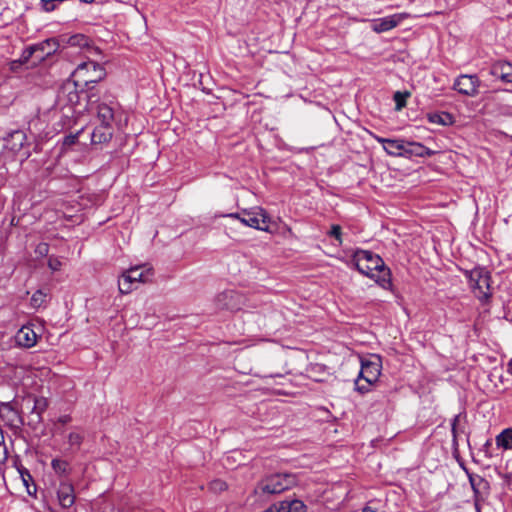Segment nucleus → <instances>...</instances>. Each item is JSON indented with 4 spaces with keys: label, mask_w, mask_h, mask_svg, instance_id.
I'll return each mask as SVG.
<instances>
[{
    "label": "nucleus",
    "mask_w": 512,
    "mask_h": 512,
    "mask_svg": "<svg viewBox=\"0 0 512 512\" xmlns=\"http://www.w3.org/2000/svg\"><path fill=\"white\" fill-rule=\"evenodd\" d=\"M352 262L361 274L374 279L384 289L391 286V271L378 254L358 249L353 254Z\"/></svg>",
    "instance_id": "f257e3e1"
},
{
    "label": "nucleus",
    "mask_w": 512,
    "mask_h": 512,
    "mask_svg": "<svg viewBox=\"0 0 512 512\" xmlns=\"http://www.w3.org/2000/svg\"><path fill=\"white\" fill-rule=\"evenodd\" d=\"M294 484V475L277 473L260 480L254 488V494L260 500H266L271 495L280 494L288 490Z\"/></svg>",
    "instance_id": "f03ea898"
},
{
    "label": "nucleus",
    "mask_w": 512,
    "mask_h": 512,
    "mask_svg": "<svg viewBox=\"0 0 512 512\" xmlns=\"http://www.w3.org/2000/svg\"><path fill=\"white\" fill-rule=\"evenodd\" d=\"M81 87L82 84H80L79 81L73 78L67 79L57 92L55 106L60 110L68 107L75 112H78L79 109H83L84 104L82 103Z\"/></svg>",
    "instance_id": "7ed1b4c3"
},
{
    "label": "nucleus",
    "mask_w": 512,
    "mask_h": 512,
    "mask_svg": "<svg viewBox=\"0 0 512 512\" xmlns=\"http://www.w3.org/2000/svg\"><path fill=\"white\" fill-rule=\"evenodd\" d=\"M468 279L475 297L481 302V304H488L492 297L490 289V273L480 268L473 269L469 272Z\"/></svg>",
    "instance_id": "20e7f679"
},
{
    "label": "nucleus",
    "mask_w": 512,
    "mask_h": 512,
    "mask_svg": "<svg viewBox=\"0 0 512 512\" xmlns=\"http://www.w3.org/2000/svg\"><path fill=\"white\" fill-rule=\"evenodd\" d=\"M105 76L106 71L103 66L95 61H86L76 67L71 78L79 81V83L84 86H89L100 82Z\"/></svg>",
    "instance_id": "39448f33"
},
{
    "label": "nucleus",
    "mask_w": 512,
    "mask_h": 512,
    "mask_svg": "<svg viewBox=\"0 0 512 512\" xmlns=\"http://www.w3.org/2000/svg\"><path fill=\"white\" fill-rule=\"evenodd\" d=\"M381 373L380 359L376 361L362 360L361 370L358 378L355 380V390L365 394L370 390V386L377 381Z\"/></svg>",
    "instance_id": "423d86ee"
},
{
    "label": "nucleus",
    "mask_w": 512,
    "mask_h": 512,
    "mask_svg": "<svg viewBox=\"0 0 512 512\" xmlns=\"http://www.w3.org/2000/svg\"><path fill=\"white\" fill-rule=\"evenodd\" d=\"M246 297L235 290H226L216 295L214 299L215 307L218 310H227L237 312L242 309Z\"/></svg>",
    "instance_id": "0eeeda50"
},
{
    "label": "nucleus",
    "mask_w": 512,
    "mask_h": 512,
    "mask_svg": "<svg viewBox=\"0 0 512 512\" xmlns=\"http://www.w3.org/2000/svg\"><path fill=\"white\" fill-rule=\"evenodd\" d=\"M242 216V224L261 231L269 230V216L264 209L260 207H254L249 210L244 209L242 210Z\"/></svg>",
    "instance_id": "6e6552de"
},
{
    "label": "nucleus",
    "mask_w": 512,
    "mask_h": 512,
    "mask_svg": "<svg viewBox=\"0 0 512 512\" xmlns=\"http://www.w3.org/2000/svg\"><path fill=\"white\" fill-rule=\"evenodd\" d=\"M480 84V79L476 74H462L455 79L453 89L462 95L474 97L478 94Z\"/></svg>",
    "instance_id": "1a4fd4ad"
},
{
    "label": "nucleus",
    "mask_w": 512,
    "mask_h": 512,
    "mask_svg": "<svg viewBox=\"0 0 512 512\" xmlns=\"http://www.w3.org/2000/svg\"><path fill=\"white\" fill-rule=\"evenodd\" d=\"M408 13H396L379 19L371 20V29L375 33H383L397 27L404 19L408 18Z\"/></svg>",
    "instance_id": "9d476101"
},
{
    "label": "nucleus",
    "mask_w": 512,
    "mask_h": 512,
    "mask_svg": "<svg viewBox=\"0 0 512 512\" xmlns=\"http://www.w3.org/2000/svg\"><path fill=\"white\" fill-rule=\"evenodd\" d=\"M33 46L36 52V62L40 63L57 52L60 47V40L57 38H49L37 44H33Z\"/></svg>",
    "instance_id": "9b49d317"
},
{
    "label": "nucleus",
    "mask_w": 512,
    "mask_h": 512,
    "mask_svg": "<svg viewBox=\"0 0 512 512\" xmlns=\"http://www.w3.org/2000/svg\"><path fill=\"white\" fill-rule=\"evenodd\" d=\"M37 340L38 335L34 331L32 325H23L15 335L16 344L23 348H31L35 346Z\"/></svg>",
    "instance_id": "f8f14e48"
},
{
    "label": "nucleus",
    "mask_w": 512,
    "mask_h": 512,
    "mask_svg": "<svg viewBox=\"0 0 512 512\" xmlns=\"http://www.w3.org/2000/svg\"><path fill=\"white\" fill-rule=\"evenodd\" d=\"M57 497L62 508H70L75 503L74 487L71 483L61 481L57 490Z\"/></svg>",
    "instance_id": "ddd939ff"
},
{
    "label": "nucleus",
    "mask_w": 512,
    "mask_h": 512,
    "mask_svg": "<svg viewBox=\"0 0 512 512\" xmlns=\"http://www.w3.org/2000/svg\"><path fill=\"white\" fill-rule=\"evenodd\" d=\"M490 74L504 83H512V64L498 61L491 66Z\"/></svg>",
    "instance_id": "4468645a"
},
{
    "label": "nucleus",
    "mask_w": 512,
    "mask_h": 512,
    "mask_svg": "<svg viewBox=\"0 0 512 512\" xmlns=\"http://www.w3.org/2000/svg\"><path fill=\"white\" fill-rule=\"evenodd\" d=\"M375 139L383 144L387 154L391 156H404L405 141L401 139H387L375 136Z\"/></svg>",
    "instance_id": "2eb2a0df"
},
{
    "label": "nucleus",
    "mask_w": 512,
    "mask_h": 512,
    "mask_svg": "<svg viewBox=\"0 0 512 512\" xmlns=\"http://www.w3.org/2000/svg\"><path fill=\"white\" fill-rule=\"evenodd\" d=\"M466 472H468V471L466 470ZM467 475H468L470 485L472 487V490H473L476 498H478V497L482 498V497L488 495L490 485H489V482L485 478H483L482 476H480L478 474H473V473H467Z\"/></svg>",
    "instance_id": "dca6fc26"
},
{
    "label": "nucleus",
    "mask_w": 512,
    "mask_h": 512,
    "mask_svg": "<svg viewBox=\"0 0 512 512\" xmlns=\"http://www.w3.org/2000/svg\"><path fill=\"white\" fill-rule=\"evenodd\" d=\"M81 93H82V99L85 100V103H83V109H79L78 113H82L84 111H90L93 109V105L99 104V94L98 91L95 89L94 84H91L89 86L82 85L81 87Z\"/></svg>",
    "instance_id": "f3484780"
},
{
    "label": "nucleus",
    "mask_w": 512,
    "mask_h": 512,
    "mask_svg": "<svg viewBox=\"0 0 512 512\" xmlns=\"http://www.w3.org/2000/svg\"><path fill=\"white\" fill-rule=\"evenodd\" d=\"M113 126L106 124H99L96 126L91 134L92 144L108 143L113 136Z\"/></svg>",
    "instance_id": "a211bd4d"
},
{
    "label": "nucleus",
    "mask_w": 512,
    "mask_h": 512,
    "mask_svg": "<svg viewBox=\"0 0 512 512\" xmlns=\"http://www.w3.org/2000/svg\"><path fill=\"white\" fill-rule=\"evenodd\" d=\"M0 420L7 426H16L19 421V415L10 403L0 404Z\"/></svg>",
    "instance_id": "6ab92c4d"
},
{
    "label": "nucleus",
    "mask_w": 512,
    "mask_h": 512,
    "mask_svg": "<svg viewBox=\"0 0 512 512\" xmlns=\"http://www.w3.org/2000/svg\"><path fill=\"white\" fill-rule=\"evenodd\" d=\"M97 119L100 124L113 126L114 121V108L106 103H99L96 105Z\"/></svg>",
    "instance_id": "aec40b11"
},
{
    "label": "nucleus",
    "mask_w": 512,
    "mask_h": 512,
    "mask_svg": "<svg viewBox=\"0 0 512 512\" xmlns=\"http://www.w3.org/2000/svg\"><path fill=\"white\" fill-rule=\"evenodd\" d=\"M427 118L430 123L443 126L452 125L455 121L453 115L448 112L429 113Z\"/></svg>",
    "instance_id": "412c9836"
},
{
    "label": "nucleus",
    "mask_w": 512,
    "mask_h": 512,
    "mask_svg": "<svg viewBox=\"0 0 512 512\" xmlns=\"http://www.w3.org/2000/svg\"><path fill=\"white\" fill-rule=\"evenodd\" d=\"M461 414H457L451 421L452 446L456 451L458 449V437L465 432L464 426L460 424Z\"/></svg>",
    "instance_id": "4be33fe9"
},
{
    "label": "nucleus",
    "mask_w": 512,
    "mask_h": 512,
    "mask_svg": "<svg viewBox=\"0 0 512 512\" xmlns=\"http://www.w3.org/2000/svg\"><path fill=\"white\" fill-rule=\"evenodd\" d=\"M130 282H145L147 280L146 274H151L150 269L144 272L141 267H133L123 273Z\"/></svg>",
    "instance_id": "5701e85b"
},
{
    "label": "nucleus",
    "mask_w": 512,
    "mask_h": 512,
    "mask_svg": "<svg viewBox=\"0 0 512 512\" xmlns=\"http://www.w3.org/2000/svg\"><path fill=\"white\" fill-rule=\"evenodd\" d=\"M48 407V401L44 397H34V405L31 410V415L35 416V421L39 423L42 419V413L46 411Z\"/></svg>",
    "instance_id": "b1692460"
},
{
    "label": "nucleus",
    "mask_w": 512,
    "mask_h": 512,
    "mask_svg": "<svg viewBox=\"0 0 512 512\" xmlns=\"http://www.w3.org/2000/svg\"><path fill=\"white\" fill-rule=\"evenodd\" d=\"M30 60H32L31 66H35L38 64V62H36V52H35V48L33 45L26 47L23 50L20 58L13 62V65H15L16 63H18L20 65L28 64L30 62Z\"/></svg>",
    "instance_id": "393cba45"
},
{
    "label": "nucleus",
    "mask_w": 512,
    "mask_h": 512,
    "mask_svg": "<svg viewBox=\"0 0 512 512\" xmlns=\"http://www.w3.org/2000/svg\"><path fill=\"white\" fill-rule=\"evenodd\" d=\"M496 445L505 450L512 449V428L504 429L496 436Z\"/></svg>",
    "instance_id": "a878e982"
},
{
    "label": "nucleus",
    "mask_w": 512,
    "mask_h": 512,
    "mask_svg": "<svg viewBox=\"0 0 512 512\" xmlns=\"http://www.w3.org/2000/svg\"><path fill=\"white\" fill-rule=\"evenodd\" d=\"M51 467L54 470V472L60 477L68 476L71 472V468L68 461L63 459L54 458L51 461Z\"/></svg>",
    "instance_id": "bb28decb"
},
{
    "label": "nucleus",
    "mask_w": 512,
    "mask_h": 512,
    "mask_svg": "<svg viewBox=\"0 0 512 512\" xmlns=\"http://www.w3.org/2000/svg\"><path fill=\"white\" fill-rule=\"evenodd\" d=\"M48 300V293L39 289L35 291L30 299V305L33 309H40L46 306Z\"/></svg>",
    "instance_id": "cd10ccee"
},
{
    "label": "nucleus",
    "mask_w": 512,
    "mask_h": 512,
    "mask_svg": "<svg viewBox=\"0 0 512 512\" xmlns=\"http://www.w3.org/2000/svg\"><path fill=\"white\" fill-rule=\"evenodd\" d=\"M423 154V145L417 142H406L405 141V149L404 156H418Z\"/></svg>",
    "instance_id": "c85d7f7f"
},
{
    "label": "nucleus",
    "mask_w": 512,
    "mask_h": 512,
    "mask_svg": "<svg viewBox=\"0 0 512 512\" xmlns=\"http://www.w3.org/2000/svg\"><path fill=\"white\" fill-rule=\"evenodd\" d=\"M60 41L66 42L70 46H85L87 44V38L83 34H75L67 39L62 37Z\"/></svg>",
    "instance_id": "c756f323"
},
{
    "label": "nucleus",
    "mask_w": 512,
    "mask_h": 512,
    "mask_svg": "<svg viewBox=\"0 0 512 512\" xmlns=\"http://www.w3.org/2000/svg\"><path fill=\"white\" fill-rule=\"evenodd\" d=\"M286 508V512H307L306 505L299 499L286 500Z\"/></svg>",
    "instance_id": "7c9ffc66"
},
{
    "label": "nucleus",
    "mask_w": 512,
    "mask_h": 512,
    "mask_svg": "<svg viewBox=\"0 0 512 512\" xmlns=\"http://www.w3.org/2000/svg\"><path fill=\"white\" fill-rule=\"evenodd\" d=\"M409 96H410V93L407 91H405V92L397 91L394 93L393 99L395 102V109L397 111H400L402 108H404L406 106V101Z\"/></svg>",
    "instance_id": "2f4dec72"
},
{
    "label": "nucleus",
    "mask_w": 512,
    "mask_h": 512,
    "mask_svg": "<svg viewBox=\"0 0 512 512\" xmlns=\"http://www.w3.org/2000/svg\"><path fill=\"white\" fill-rule=\"evenodd\" d=\"M84 440V435L78 432H71L68 435V443L71 448H76V450L80 449V446Z\"/></svg>",
    "instance_id": "473e14b6"
},
{
    "label": "nucleus",
    "mask_w": 512,
    "mask_h": 512,
    "mask_svg": "<svg viewBox=\"0 0 512 512\" xmlns=\"http://www.w3.org/2000/svg\"><path fill=\"white\" fill-rule=\"evenodd\" d=\"M132 285H133V283L130 282V280H128L124 274H122V277L118 283L120 293L121 294L130 293L133 290Z\"/></svg>",
    "instance_id": "72a5a7b5"
},
{
    "label": "nucleus",
    "mask_w": 512,
    "mask_h": 512,
    "mask_svg": "<svg viewBox=\"0 0 512 512\" xmlns=\"http://www.w3.org/2000/svg\"><path fill=\"white\" fill-rule=\"evenodd\" d=\"M47 265L52 272H57L60 271L62 268V261L60 260L59 257L50 255L48 257Z\"/></svg>",
    "instance_id": "f704fd0d"
},
{
    "label": "nucleus",
    "mask_w": 512,
    "mask_h": 512,
    "mask_svg": "<svg viewBox=\"0 0 512 512\" xmlns=\"http://www.w3.org/2000/svg\"><path fill=\"white\" fill-rule=\"evenodd\" d=\"M11 137L17 141L12 147V149H20L23 146V142L25 140V135L22 131H14L11 134Z\"/></svg>",
    "instance_id": "c9c22d12"
},
{
    "label": "nucleus",
    "mask_w": 512,
    "mask_h": 512,
    "mask_svg": "<svg viewBox=\"0 0 512 512\" xmlns=\"http://www.w3.org/2000/svg\"><path fill=\"white\" fill-rule=\"evenodd\" d=\"M330 237H334L339 244L342 243V232L340 225L334 224L331 226L330 231L328 232Z\"/></svg>",
    "instance_id": "e433bc0d"
},
{
    "label": "nucleus",
    "mask_w": 512,
    "mask_h": 512,
    "mask_svg": "<svg viewBox=\"0 0 512 512\" xmlns=\"http://www.w3.org/2000/svg\"><path fill=\"white\" fill-rule=\"evenodd\" d=\"M7 455L8 452L4 441L3 431L0 428V463L4 462L7 459Z\"/></svg>",
    "instance_id": "4c0bfd02"
},
{
    "label": "nucleus",
    "mask_w": 512,
    "mask_h": 512,
    "mask_svg": "<svg viewBox=\"0 0 512 512\" xmlns=\"http://www.w3.org/2000/svg\"><path fill=\"white\" fill-rule=\"evenodd\" d=\"M19 472H20L21 478H22V480H23V483H24V485H25V486H26V488H27V492H28L29 494H31L30 487H29V482H30V481H31V482L33 481V478H32V476H31V474H30V473H29V471H28L27 469H25V468H23V469L19 470Z\"/></svg>",
    "instance_id": "58836bf2"
},
{
    "label": "nucleus",
    "mask_w": 512,
    "mask_h": 512,
    "mask_svg": "<svg viewBox=\"0 0 512 512\" xmlns=\"http://www.w3.org/2000/svg\"><path fill=\"white\" fill-rule=\"evenodd\" d=\"M286 500L280 501L278 503L272 504L269 508H267V512H286Z\"/></svg>",
    "instance_id": "ea45409f"
},
{
    "label": "nucleus",
    "mask_w": 512,
    "mask_h": 512,
    "mask_svg": "<svg viewBox=\"0 0 512 512\" xmlns=\"http://www.w3.org/2000/svg\"><path fill=\"white\" fill-rule=\"evenodd\" d=\"M78 135H79V132L76 134L66 135L63 138V145L66 147H70V146L74 145L77 142Z\"/></svg>",
    "instance_id": "a19ab883"
},
{
    "label": "nucleus",
    "mask_w": 512,
    "mask_h": 512,
    "mask_svg": "<svg viewBox=\"0 0 512 512\" xmlns=\"http://www.w3.org/2000/svg\"><path fill=\"white\" fill-rule=\"evenodd\" d=\"M492 447V439H487L485 443L483 444L482 448L480 449L481 452L484 453L486 458H491L493 456L491 452Z\"/></svg>",
    "instance_id": "79ce46f5"
},
{
    "label": "nucleus",
    "mask_w": 512,
    "mask_h": 512,
    "mask_svg": "<svg viewBox=\"0 0 512 512\" xmlns=\"http://www.w3.org/2000/svg\"><path fill=\"white\" fill-rule=\"evenodd\" d=\"M210 488L213 491H224L227 489V485L222 480H214L213 482H211Z\"/></svg>",
    "instance_id": "37998d69"
},
{
    "label": "nucleus",
    "mask_w": 512,
    "mask_h": 512,
    "mask_svg": "<svg viewBox=\"0 0 512 512\" xmlns=\"http://www.w3.org/2000/svg\"><path fill=\"white\" fill-rule=\"evenodd\" d=\"M48 250H49V246L48 244L46 243H41L37 246L36 248V253L40 254V255H47L48 253Z\"/></svg>",
    "instance_id": "c03bdc74"
},
{
    "label": "nucleus",
    "mask_w": 512,
    "mask_h": 512,
    "mask_svg": "<svg viewBox=\"0 0 512 512\" xmlns=\"http://www.w3.org/2000/svg\"><path fill=\"white\" fill-rule=\"evenodd\" d=\"M71 421V417L69 415H62L58 418V422L65 425Z\"/></svg>",
    "instance_id": "a18cd8bd"
},
{
    "label": "nucleus",
    "mask_w": 512,
    "mask_h": 512,
    "mask_svg": "<svg viewBox=\"0 0 512 512\" xmlns=\"http://www.w3.org/2000/svg\"><path fill=\"white\" fill-rule=\"evenodd\" d=\"M225 216L226 217H230V218H234V219H238L240 222H241V219L243 218L242 211L241 212H236V213H229V214H227Z\"/></svg>",
    "instance_id": "49530a36"
},
{
    "label": "nucleus",
    "mask_w": 512,
    "mask_h": 512,
    "mask_svg": "<svg viewBox=\"0 0 512 512\" xmlns=\"http://www.w3.org/2000/svg\"><path fill=\"white\" fill-rule=\"evenodd\" d=\"M433 154L434 151L430 150L429 148L423 145V154H421L420 157L432 156Z\"/></svg>",
    "instance_id": "de8ad7c7"
},
{
    "label": "nucleus",
    "mask_w": 512,
    "mask_h": 512,
    "mask_svg": "<svg viewBox=\"0 0 512 512\" xmlns=\"http://www.w3.org/2000/svg\"><path fill=\"white\" fill-rule=\"evenodd\" d=\"M254 375L258 376V377H262V378H266V377L273 378V377H282L283 376V374H281V373H271L269 375H260V374H254Z\"/></svg>",
    "instance_id": "09e8293b"
},
{
    "label": "nucleus",
    "mask_w": 512,
    "mask_h": 512,
    "mask_svg": "<svg viewBox=\"0 0 512 512\" xmlns=\"http://www.w3.org/2000/svg\"><path fill=\"white\" fill-rule=\"evenodd\" d=\"M508 372L512 375V359L508 362Z\"/></svg>",
    "instance_id": "8fccbe9b"
},
{
    "label": "nucleus",
    "mask_w": 512,
    "mask_h": 512,
    "mask_svg": "<svg viewBox=\"0 0 512 512\" xmlns=\"http://www.w3.org/2000/svg\"><path fill=\"white\" fill-rule=\"evenodd\" d=\"M80 1L83 3H87V4L94 2V0H80Z\"/></svg>",
    "instance_id": "3c124183"
},
{
    "label": "nucleus",
    "mask_w": 512,
    "mask_h": 512,
    "mask_svg": "<svg viewBox=\"0 0 512 512\" xmlns=\"http://www.w3.org/2000/svg\"><path fill=\"white\" fill-rule=\"evenodd\" d=\"M264 512H267V509Z\"/></svg>",
    "instance_id": "603ef678"
}]
</instances>
